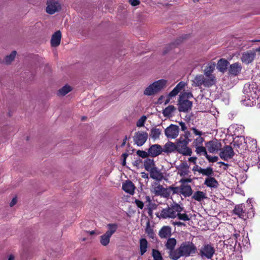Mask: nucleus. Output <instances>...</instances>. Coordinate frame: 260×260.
<instances>
[{
  "label": "nucleus",
  "mask_w": 260,
  "mask_h": 260,
  "mask_svg": "<svg viewBox=\"0 0 260 260\" xmlns=\"http://www.w3.org/2000/svg\"><path fill=\"white\" fill-rule=\"evenodd\" d=\"M197 251V247L192 242L185 241L182 243L175 251L172 252V259L177 260L181 257H189L196 254Z\"/></svg>",
  "instance_id": "1"
},
{
  "label": "nucleus",
  "mask_w": 260,
  "mask_h": 260,
  "mask_svg": "<svg viewBox=\"0 0 260 260\" xmlns=\"http://www.w3.org/2000/svg\"><path fill=\"white\" fill-rule=\"evenodd\" d=\"M168 81L165 79L158 80L150 84L144 91V94L147 96L154 95L167 86Z\"/></svg>",
  "instance_id": "2"
},
{
  "label": "nucleus",
  "mask_w": 260,
  "mask_h": 260,
  "mask_svg": "<svg viewBox=\"0 0 260 260\" xmlns=\"http://www.w3.org/2000/svg\"><path fill=\"white\" fill-rule=\"evenodd\" d=\"M183 208L178 204H174L170 206L162 209L158 217L164 219L175 218L179 212H182Z\"/></svg>",
  "instance_id": "3"
},
{
  "label": "nucleus",
  "mask_w": 260,
  "mask_h": 260,
  "mask_svg": "<svg viewBox=\"0 0 260 260\" xmlns=\"http://www.w3.org/2000/svg\"><path fill=\"white\" fill-rule=\"evenodd\" d=\"M193 95L190 92H184L179 95V108L180 112H187L191 109L192 103L189 99L192 98Z\"/></svg>",
  "instance_id": "4"
},
{
  "label": "nucleus",
  "mask_w": 260,
  "mask_h": 260,
  "mask_svg": "<svg viewBox=\"0 0 260 260\" xmlns=\"http://www.w3.org/2000/svg\"><path fill=\"white\" fill-rule=\"evenodd\" d=\"M188 141L183 140V137H180L176 142V151L184 156H190L192 154L191 149L188 147Z\"/></svg>",
  "instance_id": "5"
},
{
  "label": "nucleus",
  "mask_w": 260,
  "mask_h": 260,
  "mask_svg": "<svg viewBox=\"0 0 260 260\" xmlns=\"http://www.w3.org/2000/svg\"><path fill=\"white\" fill-rule=\"evenodd\" d=\"M214 246L208 243H204L199 249V255L203 258L210 259L215 253Z\"/></svg>",
  "instance_id": "6"
},
{
  "label": "nucleus",
  "mask_w": 260,
  "mask_h": 260,
  "mask_svg": "<svg viewBox=\"0 0 260 260\" xmlns=\"http://www.w3.org/2000/svg\"><path fill=\"white\" fill-rule=\"evenodd\" d=\"M193 85L197 86H201L209 87L214 84L213 77L211 78H205L202 75H197L192 80Z\"/></svg>",
  "instance_id": "7"
},
{
  "label": "nucleus",
  "mask_w": 260,
  "mask_h": 260,
  "mask_svg": "<svg viewBox=\"0 0 260 260\" xmlns=\"http://www.w3.org/2000/svg\"><path fill=\"white\" fill-rule=\"evenodd\" d=\"M150 191L152 193L156 196L167 198V189L164 187L158 182L155 181L152 183Z\"/></svg>",
  "instance_id": "8"
},
{
  "label": "nucleus",
  "mask_w": 260,
  "mask_h": 260,
  "mask_svg": "<svg viewBox=\"0 0 260 260\" xmlns=\"http://www.w3.org/2000/svg\"><path fill=\"white\" fill-rule=\"evenodd\" d=\"M46 5V12L49 15L59 12L61 9L58 0H47Z\"/></svg>",
  "instance_id": "9"
},
{
  "label": "nucleus",
  "mask_w": 260,
  "mask_h": 260,
  "mask_svg": "<svg viewBox=\"0 0 260 260\" xmlns=\"http://www.w3.org/2000/svg\"><path fill=\"white\" fill-rule=\"evenodd\" d=\"M179 127L175 124H171L165 130V136L170 139H174L179 135Z\"/></svg>",
  "instance_id": "10"
},
{
  "label": "nucleus",
  "mask_w": 260,
  "mask_h": 260,
  "mask_svg": "<svg viewBox=\"0 0 260 260\" xmlns=\"http://www.w3.org/2000/svg\"><path fill=\"white\" fill-rule=\"evenodd\" d=\"M205 145L208 151L211 153H217L222 147L221 143L216 139L206 142Z\"/></svg>",
  "instance_id": "11"
},
{
  "label": "nucleus",
  "mask_w": 260,
  "mask_h": 260,
  "mask_svg": "<svg viewBox=\"0 0 260 260\" xmlns=\"http://www.w3.org/2000/svg\"><path fill=\"white\" fill-rule=\"evenodd\" d=\"M257 89L253 84H245L244 87V92L247 95L248 100H255L257 99Z\"/></svg>",
  "instance_id": "12"
},
{
  "label": "nucleus",
  "mask_w": 260,
  "mask_h": 260,
  "mask_svg": "<svg viewBox=\"0 0 260 260\" xmlns=\"http://www.w3.org/2000/svg\"><path fill=\"white\" fill-rule=\"evenodd\" d=\"M148 134L146 132L139 131L135 133L134 136V141L138 146H142L147 141Z\"/></svg>",
  "instance_id": "13"
},
{
  "label": "nucleus",
  "mask_w": 260,
  "mask_h": 260,
  "mask_svg": "<svg viewBox=\"0 0 260 260\" xmlns=\"http://www.w3.org/2000/svg\"><path fill=\"white\" fill-rule=\"evenodd\" d=\"M255 57V51L253 50H249L243 52L240 58L243 63L248 64L253 62Z\"/></svg>",
  "instance_id": "14"
},
{
  "label": "nucleus",
  "mask_w": 260,
  "mask_h": 260,
  "mask_svg": "<svg viewBox=\"0 0 260 260\" xmlns=\"http://www.w3.org/2000/svg\"><path fill=\"white\" fill-rule=\"evenodd\" d=\"M219 156L224 160H228L232 158L234 152L231 146L226 145L220 150Z\"/></svg>",
  "instance_id": "15"
},
{
  "label": "nucleus",
  "mask_w": 260,
  "mask_h": 260,
  "mask_svg": "<svg viewBox=\"0 0 260 260\" xmlns=\"http://www.w3.org/2000/svg\"><path fill=\"white\" fill-rule=\"evenodd\" d=\"M122 188L125 192L133 195L135 193L136 187L131 180H126L122 183Z\"/></svg>",
  "instance_id": "16"
},
{
  "label": "nucleus",
  "mask_w": 260,
  "mask_h": 260,
  "mask_svg": "<svg viewBox=\"0 0 260 260\" xmlns=\"http://www.w3.org/2000/svg\"><path fill=\"white\" fill-rule=\"evenodd\" d=\"M189 166L186 162H182L177 167L178 170L177 174L182 177H187L189 176L190 171L189 170Z\"/></svg>",
  "instance_id": "17"
},
{
  "label": "nucleus",
  "mask_w": 260,
  "mask_h": 260,
  "mask_svg": "<svg viewBox=\"0 0 260 260\" xmlns=\"http://www.w3.org/2000/svg\"><path fill=\"white\" fill-rule=\"evenodd\" d=\"M149 173L150 177L155 180L156 182L160 181L164 178L163 173L156 167L149 171Z\"/></svg>",
  "instance_id": "18"
},
{
  "label": "nucleus",
  "mask_w": 260,
  "mask_h": 260,
  "mask_svg": "<svg viewBox=\"0 0 260 260\" xmlns=\"http://www.w3.org/2000/svg\"><path fill=\"white\" fill-rule=\"evenodd\" d=\"M162 151L161 146L158 144L152 145L148 149L149 156L151 157H156L159 155Z\"/></svg>",
  "instance_id": "19"
},
{
  "label": "nucleus",
  "mask_w": 260,
  "mask_h": 260,
  "mask_svg": "<svg viewBox=\"0 0 260 260\" xmlns=\"http://www.w3.org/2000/svg\"><path fill=\"white\" fill-rule=\"evenodd\" d=\"M215 67V62H209L207 64L206 69L204 70V73L206 78H211V77H213L214 83H215V77L214 76L212 75V73L214 70Z\"/></svg>",
  "instance_id": "20"
},
{
  "label": "nucleus",
  "mask_w": 260,
  "mask_h": 260,
  "mask_svg": "<svg viewBox=\"0 0 260 260\" xmlns=\"http://www.w3.org/2000/svg\"><path fill=\"white\" fill-rule=\"evenodd\" d=\"M242 68V67L240 63L235 62L230 66L229 73L232 75L237 76L241 72Z\"/></svg>",
  "instance_id": "21"
},
{
  "label": "nucleus",
  "mask_w": 260,
  "mask_h": 260,
  "mask_svg": "<svg viewBox=\"0 0 260 260\" xmlns=\"http://www.w3.org/2000/svg\"><path fill=\"white\" fill-rule=\"evenodd\" d=\"M186 85L184 82H180L169 93V98L175 96L179 92L184 89Z\"/></svg>",
  "instance_id": "22"
},
{
  "label": "nucleus",
  "mask_w": 260,
  "mask_h": 260,
  "mask_svg": "<svg viewBox=\"0 0 260 260\" xmlns=\"http://www.w3.org/2000/svg\"><path fill=\"white\" fill-rule=\"evenodd\" d=\"M61 38V34L60 31H56L54 33L51 37V45L52 47H57L59 45L60 43Z\"/></svg>",
  "instance_id": "23"
},
{
  "label": "nucleus",
  "mask_w": 260,
  "mask_h": 260,
  "mask_svg": "<svg viewBox=\"0 0 260 260\" xmlns=\"http://www.w3.org/2000/svg\"><path fill=\"white\" fill-rule=\"evenodd\" d=\"M180 194L184 197H190L192 194V190L189 185L181 184L180 186Z\"/></svg>",
  "instance_id": "24"
},
{
  "label": "nucleus",
  "mask_w": 260,
  "mask_h": 260,
  "mask_svg": "<svg viewBox=\"0 0 260 260\" xmlns=\"http://www.w3.org/2000/svg\"><path fill=\"white\" fill-rule=\"evenodd\" d=\"M177 241L174 238H169L167 240V241L165 244V246L166 248L170 250L169 251V256L172 259L171 253L172 251H175L174 248L176 245Z\"/></svg>",
  "instance_id": "25"
},
{
  "label": "nucleus",
  "mask_w": 260,
  "mask_h": 260,
  "mask_svg": "<svg viewBox=\"0 0 260 260\" xmlns=\"http://www.w3.org/2000/svg\"><path fill=\"white\" fill-rule=\"evenodd\" d=\"M204 184L208 187L214 188H217L219 185L218 181L212 176L207 177Z\"/></svg>",
  "instance_id": "26"
},
{
  "label": "nucleus",
  "mask_w": 260,
  "mask_h": 260,
  "mask_svg": "<svg viewBox=\"0 0 260 260\" xmlns=\"http://www.w3.org/2000/svg\"><path fill=\"white\" fill-rule=\"evenodd\" d=\"M244 208L245 206L243 204L237 205L235 206L233 212L234 214L238 215L239 217L243 218L245 216Z\"/></svg>",
  "instance_id": "27"
},
{
  "label": "nucleus",
  "mask_w": 260,
  "mask_h": 260,
  "mask_svg": "<svg viewBox=\"0 0 260 260\" xmlns=\"http://www.w3.org/2000/svg\"><path fill=\"white\" fill-rule=\"evenodd\" d=\"M171 234V229L169 226H163L159 232V236L161 238H166Z\"/></svg>",
  "instance_id": "28"
},
{
  "label": "nucleus",
  "mask_w": 260,
  "mask_h": 260,
  "mask_svg": "<svg viewBox=\"0 0 260 260\" xmlns=\"http://www.w3.org/2000/svg\"><path fill=\"white\" fill-rule=\"evenodd\" d=\"M207 198L206 193L200 190L194 192L192 196V199L198 202H201Z\"/></svg>",
  "instance_id": "29"
},
{
  "label": "nucleus",
  "mask_w": 260,
  "mask_h": 260,
  "mask_svg": "<svg viewBox=\"0 0 260 260\" xmlns=\"http://www.w3.org/2000/svg\"><path fill=\"white\" fill-rule=\"evenodd\" d=\"M162 151L166 153H171L176 151V143L171 142H169L166 143L164 145Z\"/></svg>",
  "instance_id": "30"
},
{
  "label": "nucleus",
  "mask_w": 260,
  "mask_h": 260,
  "mask_svg": "<svg viewBox=\"0 0 260 260\" xmlns=\"http://www.w3.org/2000/svg\"><path fill=\"white\" fill-rule=\"evenodd\" d=\"M144 167L145 170L149 172L155 168V165L153 159L147 158L144 160Z\"/></svg>",
  "instance_id": "31"
},
{
  "label": "nucleus",
  "mask_w": 260,
  "mask_h": 260,
  "mask_svg": "<svg viewBox=\"0 0 260 260\" xmlns=\"http://www.w3.org/2000/svg\"><path fill=\"white\" fill-rule=\"evenodd\" d=\"M229 62L224 59H220L217 62V68L221 72H224L229 64Z\"/></svg>",
  "instance_id": "32"
},
{
  "label": "nucleus",
  "mask_w": 260,
  "mask_h": 260,
  "mask_svg": "<svg viewBox=\"0 0 260 260\" xmlns=\"http://www.w3.org/2000/svg\"><path fill=\"white\" fill-rule=\"evenodd\" d=\"M148 242L145 238L141 239L140 240V253L143 255L147 250Z\"/></svg>",
  "instance_id": "33"
},
{
  "label": "nucleus",
  "mask_w": 260,
  "mask_h": 260,
  "mask_svg": "<svg viewBox=\"0 0 260 260\" xmlns=\"http://www.w3.org/2000/svg\"><path fill=\"white\" fill-rule=\"evenodd\" d=\"M107 231L105 234L111 237L117 230L118 225L116 223H109L107 225Z\"/></svg>",
  "instance_id": "34"
},
{
  "label": "nucleus",
  "mask_w": 260,
  "mask_h": 260,
  "mask_svg": "<svg viewBox=\"0 0 260 260\" xmlns=\"http://www.w3.org/2000/svg\"><path fill=\"white\" fill-rule=\"evenodd\" d=\"M175 110L176 108L174 106L170 105L163 110V115L165 117H170L172 116V114L175 112Z\"/></svg>",
  "instance_id": "35"
},
{
  "label": "nucleus",
  "mask_w": 260,
  "mask_h": 260,
  "mask_svg": "<svg viewBox=\"0 0 260 260\" xmlns=\"http://www.w3.org/2000/svg\"><path fill=\"white\" fill-rule=\"evenodd\" d=\"M17 52L15 50L12 51V52L8 55H7L4 59V63L6 64H10L14 60Z\"/></svg>",
  "instance_id": "36"
},
{
  "label": "nucleus",
  "mask_w": 260,
  "mask_h": 260,
  "mask_svg": "<svg viewBox=\"0 0 260 260\" xmlns=\"http://www.w3.org/2000/svg\"><path fill=\"white\" fill-rule=\"evenodd\" d=\"M161 134V130L156 127L152 128L151 129L150 136L153 140L158 139Z\"/></svg>",
  "instance_id": "37"
},
{
  "label": "nucleus",
  "mask_w": 260,
  "mask_h": 260,
  "mask_svg": "<svg viewBox=\"0 0 260 260\" xmlns=\"http://www.w3.org/2000/svg\"><path fill=\"white\" fill-rule=\"evenodd\" d=\"M73 89L72 87L68 85H66L58 91V95L64 96Z\"/></svg>",
  "instance_id": "38"
},
{
  "label": "nucleus",
  "mask_w": 260,
  "mask_h": 260,
  "mask_svg": "<svg viewBox=\"0 0 260 260\" xmlns=\"http://www.w3.org/2000/svg\"><path fill=\"white\" fill-rule=\"evenodd\" d=\"M201 171V174L203 176H207V177L213 176L214 174L213 168L210 167H207L205 169L202 168Z\"/></svg>",
  "instance_id": "39"
},
{
  "label": "nucleus",
  "mask_w": 260,
  "mask_h": 260,
  "mask_svg": "<svg viewBox=\"0 0 260 260\" xmlns=\"http://www.w3.org/2000/svg\"><path fill=\"white\" fill-rule=\"evenodd\" d=\"M166 189H167V198H168L170 195L171 192H172V194H180V187H174L172 186H170L167 188H166Z\"/></svg>",
  "instance_id": "40"
},
{
  "label": "nucleus",
  "mask_w": 260,
  "mask_h": 260,
  "mask_svg": "<svg viewBox=\"0 0 260 260\" xmlns=\"http://www.w3.org/2000/svg\"><path fill=\"white\" fill-rule=\"evenodd\" d=\"M111 236L104 234L100 237V243L103 246H107L110 242Z\"/></svg>",
  "instance_id": "41"
},
{
  "label": "nucleus",
  "mask_w": 260,
  "mask_h": 260,
  "mask_svg": "<svg viewBox=\"0 0 260 260\" xmlns=\"http://www.w3.org/2000/svg\"><path fill=\"white\" fill-rule=\"evenodd\" d=\"M194 148H196L195 152L197 154L200 155H203L205 157L207 155L208 153L205 147H204L202 145Z\"/></svg>",
  "instance_id": "42"
},
{
  "label": "nucleus",
  "mask_w": 260,
  "mask_h": 260,
  "mask_svg": "<svg viewBox=\"0 0 260 260\" xmlns=\"http://www.w3.org/2000/svg\"><path fill=\"white\" fill-rule=\"evenodd\" d=\"M204 140V138L201 136L198 137L194 140L192 145L194 147L202 146Z\"/></svg>",
  "instance_id": "43"
},
{
  "label": "nucleus",
  "mask_w": 260,
  "mask_h": 260,
  "mask_svg": "<svg viewBox=\"0 0 260 260\" xmlns=\"http://www.w3.org/2000/svg\"><path fill=\"white\" fill-rule=\"evenodd\" d=\"M181 212H179L178 214L176 215V217H177L178 219L183 220V221H188L190 220V218L188 215L186 213H181Z\"/></svg>",
  "instance_id": "44"
},
{
  "label": "nucleus",
  "mask_w": 260,
  "mask_h": 260,
  "mask_svg": "<svg viewBox=\"0 0 260 260\" xmlns=\"http://www.w3.org/2000/svg\"><path fill=\"white\" fill-rule=\"evenodd\" d=\"M152 256L154 260H162V256L159 251L156 249H153Z\"/></svg>",
  "instance_id": "45"
},
{
  "label": "nucleus",
  "mask_w": 260,
  "mask_h": 260,
  "mask_svg": "<svg viewBox=\"0 0 260 260\" xmlns=\"http://www.w3.org/2000/svg\"><path fill=\"white\" fill-rule=\"evenodd\" d=\"M147 119V117L146 116H142L137 121V126L138 127H142L143 126L144 123Z\"/></svg>",
  "instance_id": "46"
},
{
  "label": "nucleus",
  "mask_w": 260,
  "mask_h": 260,
  "mask_svg": "<svg viewBox=\"0 0 260 260\" xmlns=\"http://www.w3.org/2000/svg\"><path fill=\"white\" fill-rule=\"evenodd\" d=\"M137 154L140 157L142 158H146L147 156H149V152H146L145 151L142 150H138L137 152Z\"/></svg>",
  "instance_id": "47"
},
{
  "label": "nucleus",
  "mask_w": 260,
  "mask_h": 260,
  "mask_svg": "<svg viewBox=\"0 0 260 260\" xmlns=\"http://www.w3.org/2000/svg\"><path fill=\"white\" fill-rule=\"evenodd\" d=\"M146 233L148 234V236L153 238L154 236V233L153 230L149 226V222L147 223V226L146 229Z\"/></svg>",
  "instance_id": "48"
},
{
  "label": "nucleus",
  "mask_w": 260,
  "mask_h": 260,
  "mask_svg": "<svg viewBox=\"0 0 260 260\" xmlns=\"http://www.w3.org/2000/svg\"><path fill=\"white\" fill-rule=\"evenodd\" d=\"M206 158L208 159L209 162H216L218 160V157L216 156H211L207 154Z\"/></svg>",
  "instance_id": "49"
},
{
  "label": "nucleus",
  "mask_w": 260,
  "mask_h": 260,
  "mask_svg": "<svg viewBox=\"0 0 260 260\" xmlns=\"http://www.w3.org/2000/svg\"><path fill=\"white\" fill-rule=\"evenodd\" d=\"M190 137V133L188 131H186L184 132V134L183 135V140L184 141H188V143H189L191 141V140L189 139V137Z\"/></svg>",
  "instance_id": "50"
},
{
  "label": "nucleus",
  "mask_w": 260,
  "mask_h": 260,
  "mask_svg": "<svg viewBox=\"0 0 260 260\" xmlns=\"http://www.w3.org/2000/svg\"><path fill=\"white\" fill-rule=\"evenodd\" d=\"M191 129L193 131V133L195 135L198 136L199 137L201 136L203 134L202 132L197 129L195 127H192Z\"/></svg>",
  "instance_id": "51"
},
{
  "label": "nucleus",
  "mask_w": 260,
  "mask_h": 260,
  "mask_svg": "<svg viewBox=\"0 0 260 260\" xmlns=\"http://www.w3.org/2000/svg\"><path fill=\"white\" fill-rule=\"evenodd\" d=\"M135 204L138 207H139L140 209H143L144 207V203L143 202L139 200H136L135 201Z\"/></svg>",
  "instance_id": "52"
},
{
  "label": "nucleus",
  "mask_w": 260,
  "mask_h": 260,
  "mask_svg": "<svg viewBox=\"0 0 260 260\" xmlns=\"http://www.w3.org/2000/svg\"><path fill=\"white\" fill-rule=\"evenodd\" d=\"M172 224L174 226H185V224L183 222H180V221H172Z\"/></svg>",
  "instance_id": "53"
},
{
  "label": "nucleus",
  "mask_w": 260,
  "mask_h": 260,
  "mask_svg": "<svg viewBox=\"0 0 260 260\" xmlns=\"http://www.w3.org/2000/svg\"><path fill=\"white\" fill-rule=\"evenodd\" d=\"M129 2L133 6H136L140 4L139 0H129Z\"/></svg>",
  "instance_id": "54"
},
{
  "label": "nucleus",
  "mask_w": 260,
  "mask_h": 260,
  "mask_svg": "<svg viewBox=\"0 0 260 260\" xmlns=\"http://www.w3.org/2000/svg\"><path fill=\"white\" fill-rule=\"evenodd\" d=\"M201 170H202V168L199 167L198 165H196L192 168V171L193 172H198L200 174H201Z\"/></svg>",
  "instance_id": "55"
},
{
  "label": "nucleus",
  "mask_w": 260,
  "mask_h": 260,
  "mask_svg": "<svg viewBox=\"0 0 260 260\" xmlns=\"http://www.w3.org/2000/svg\"><path fill=\"white\" fill-rule=\"evenodd\" d=\"M180 182H181L182 184H184L186 182H191V179L190 178H182L180 181Z\"/></svg>",
  "instance_id": "56"
},
{
  "label": "nucleus",
  "mask_w": 260,
  "mask_h": 260,
  "mask_svg": "<svg viewBox=\"0 0 260 260\" xmlns=\"http://www.w3.org/2000/svg\"><path fill=\"white\" fill-rule=\"evenodd\" d=\"M179 124H180V125L181 126L182 131H184V132L186 131V129H187V127L186 126L185 123H184L183 122H181L179 123Z\"/></svg>",
  "instance_id": "57"
},
{
  "label": "nucleus",
  "mask_w": 260,
  "mask_h": 260,
  "mask_svg": "<svg viewBox=\"0 0 260 260\" xmlns=\"http://www.w3.org/2000/svg\"><path fill=\"white\" fill-rule=\"evenodd\" d=\"M17 202V198L16 197L12 199V200L11 201V202H10V206L11 207L14 206L16 204Z\"/></svg>",
  "instance_id": "58"
},
{
  "label": "nucleus",
  "mask_w": 260,
  "mask_h": 260,
  "mask_svg": "<svg viewBox=\"0 0 260 260\" xmlns=\"http://www.w3.org/2000/svg\"><path fill=\"white\" fill-rule=\"evenodd\" d=\"M197 157L195 156L190 157L188 158V161L192 162L196 164L197 162Z\"/></svg>",
  "instance_id": "59"
},
{
  "label": "nucleus",
  "mask_w": 260,
  "mask_h": 260,
  "mask_svg": "<svg viewBox=\"0 0 260 260\" xmlns=\"http://www.w3.org/2000/svg\"><path fill=\"white\" fill-rule=\"evenodd\" d=\"M141 177L144 178V179H149V176H148V173H146L145 172H142L141 173Z\"/></svg>",
  "instance_id": "60"
},
{
  "label": "nucleus",
  "mask_w": 260,
  "mask_h": 260,
  "mask_svg": "<svg viewBox=\"0 0 260 260\" xmlns=\"http://www.w3.org/2000/svg\"><path fill=\"white\" fill-rule=\"evenodd\" d=\"M240 236V235L239 234H238V233H236V234H234L233 235V237L234 238V240H235V243H236L237 241V238L238 237H239Z\"/></svg>",
  "instance_id": "61"
},
{
  "label": "nucleus",
  "mask_w": 260,
  "mask_h": 260,
  "mask_svg": "<svg viewBox=\"0 0 260 260\" xmlns=\"http://www.w3.org/2000/svg\"><path fill=\"white\" fill-rule=\"evenodd\" d=\"M128 155V154L127 153H124L122 154L121 157L122 158L126 159Z\"/></svg>",
  "instance_id": "62"
},
{
  "label": "nucleus",
  "mask_w": 260,
  "mask_h": 260,
  "mask_svg": "<svg viewBox=\"0 0 260 260\" xmlns=\"http://www.w3.org/2000/svg\"><path fill=\"white\" fill-rule=\"evenodd\" d=\"M128 155V154L127 153H124L122 154L121 157L122 158L126 159Z\"/></svg>",
  "instance_id": "63"
},
{
  "label": "nucleus",
  "mask_w": 260,
  "mask_h": 260,
  "mask_svg": "<svg viewBox=\"0 0 260 260\" xmlns=\"http://www.w3.org/2000/svg\"><path fill=\"white\" fill-rule=\"evenodd\" d=\"M15 257L13 255H10L8 260H14Z\"/></svg>",
  "instance_id": "64"
}]
</instances>
